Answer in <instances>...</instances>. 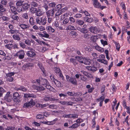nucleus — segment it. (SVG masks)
I'll return each mask as SVG.
<instances>
[{"label": "nucleus", "instance_id": "f257e3e1", "mask_svg": "<svg viewBox=\"0 0 130 130\" xmlns=\"http://www.w3.org/2000/svg\"><path fill=\"white\" fill-rule=\"evenodd\" d=\"M36 82L39 85L41 86V85H43L46 87L47 89H50L51 88V86H48V82L45 79L40 77L39 79H36Z\"/></svg>", "mask_w": 130, "mask_h": 130}, {"label": "nucleus", "instance_id": "f03ea898", "mask_svg": "<svg viewBox=\"0 0 130 130\" xmlns=\"http://www.w3.org/2000/svg\"><path fill=\"white\" fill-rule=\"evenodd\" d=\"M35 104V102L34 100L31 99L30 101L27 102L25 103L23 106L24 108H31Z\"/></svg>", "mask_w": 130, "mask_h": 130}, {"label": "nucleus", "instance_id": "7ed1b4c3", "mask_svg": "<svg viewBox=\"0 0 130 130\" xmlns=\"http://www.w3.org/2000/svg\"><path fill=\"white\" fill-rule=\"evenodd\" d=\"M31 89L37 91H40L45 90V88L42 86H38L35 85H33L31 86Z\"/></svg>", "mask_w": 130, "mask_h": 130}, {"label": "nucleus", "instance_id": "20e7f679", "mask_svg": "<svg viewBox=\"0 0 130 130\" xmlns=\"http://www.w3.org/2000/svg\"><path fill=\"white\" fill-rule=\"evenodd\" d=\"M67 81L74 85H76L77 82L75 77H70L68 75L66 76Z\"/></svg>", "mask_w": 130, "mask_h": 130}, {"label": "nucleus", "instance_id": "39448f33", "mask_svg": "<svg viewBox=\"0 0 130 130\" xmlns=\"http://www.w3.org/2000/svg\"><path fill=\"white\" fill-rule=\"evenodd\" d=\"M25 53L23 50H21L17 52L14 55L15 56L18 57L20 59H23L24 57Z\"/></svg>", "mask_w": 130, "mask_h": 130}, {"label": "nucleus", "instance_id": "423d86ee", "mask_svg": "<svg viewBox=\"0 0 130 130\" xmlns=\"http://www.w3.org/2000/svg\"><path fill=\"white\" fill-rule=\"evenodd\" d=\"M54 69L55 73L56 74L59 75L62 78V79L63 80L64 77L59 68L57 67H55Z\"/></svg>", "mask_w": 130, "mask_h": 130}, {"label": "nucleus", "instance_id": "0eeeda50", "mask_svg": "<svg viewBox=\"0 0 130 130\" xmlns=\"http://www.w3.org/2000/svg\"><path fill=\"white\" fill-rule=\"evenodd\" d=\"M99 58L97 59L98 61L105 64L107 63V61L106 60L104 59L105 58V55L101 54L99 56Z\"/></svg>", "mask_w": 130, "mask_h": 130}, {"label": "nucleus", "instance_id": "6e6552de", "mask_svg": "<svg viewBox=\"0 0 130 130\" xmlns=\"http://www.w3.org/2000/svg\"><path fill=\"white\" fill-rule=\"evenodd\" d=\"M12 96L10 94V92H7L4 97L5 100L8 102H10L12 101Z\"/></svg>", "mask_w": 130, "mask_h": 130}, {"label": "nucleus", "instance_id": "1a4fd4ad", "mask_svg": "<svg viewBox=\"0 0 130 130\" xmlns=\"http://www.w3.org/2000/svg\"><path fill=\"white\" fill-rule=\"evenodd\" d=\"M35 52L34 50V51H28L26 54L29 57L32 58L34 57L36 55Z\"/></svg>", "mask_w": 130, "mask_h": 130}, {"label": "nucleus", "instance_id": "9d476101", "mask_svg": "<svg viewBox=\"0 0 130 130\" xmlns=\"http://www.w3.org/2000/svg\"><path fill=\"white\" fill-rule=\"evenodd\" d=\"M33 66V64L32 63H28L23 65L22 67V69L24 70H27L30 67H32Z\"/></svg>", "mask_w": 130, "mask_h": 130}, {"label": "nucleus", "instance_id": "9b49d317", "mask_svg": "<svg viewBox=\"0 0 130 130\" xmlns=\"http://www.w3.org/2000/svg\"><path fill=\"white\" fill-rule=\"evenodd\" d=\"M54 9H52L46 12V14L47 17H52L54 14Z\"/></svg>", "mask_w": 130, "mask_h": 130}, {"label": "nucleus", "instance_id": "f8f14e48", "mask_svg": "<svg viewBox=\"0 0 130 130\" xmlns=\"http://www.w3.org/2000/svg\"><path fill=\"white\" fill-rule=\"evenodd\" d=\"M92 1L94 6L96 8H99L100 6V4L98 1V0H92Z\"/></svg>", "mask_w": 130, "mask_h": 130}, {"label": "nucleus", "instance_id": "ddd939ff", "mask_svg": "<svg viewBox=\"0 0 130 130\" xmlns=\"http://www.w3.org/2000/svg\"><path fill=\"white\" fill-rule=\"evenodd\" d=\"M90 31L91 32L95 34H97L99 32V31L96 27H91L90 28Z\"/></svg>", "mask_w": 130, "mask_h": 130}, {"label": "nucleus", "instance_id": "4468645a", "mask_svg": "<svg viewBox=\"0 0 130 130\" xmlns=\"http://www.w3.org/2000/svg\"><path fill=\"white\" fill-rule=\"evenodd\" d=\"M59 103L62 105H67L72 106L73 104V102H72L60 101Z\"/></svg>", "mask_w": 130, "mask_h": 130}, {"label": "nucleus", "instance_id": "2eb2a0df", "mask_svg": "<svg viewBox=\"0 0 130 130\" xmlns=\"http://www.w3.org/2000/svg\"><path fill=\"white\" fill-rule=\"evenodd\" d=\"M52 80L58 87H62L61 83L57 79H55L54 78H53V79Z\"/></svg>", "mask_w": 130, "mask_h": 130}, {"label": "nucleus", "instance_id": "dca6fc26", "mask_svg": "<svg viewBox=\"0 0 130 130\" xmlns=\"http://www.w3.org/2000/svg\"><path fill=\"white\" fill-rule=\"evenodd\" d=\"M75 58L76 59L80 62L81 63H83L84 62V59H85V58H83V57H75Z\"/></svg>", "mask_w": 130, "mask_h": 130}, {"label": "nucleus", "instance_id": "f3484780", "mask_svg": "<svg viewBox=\"0 0 130 130\" xmlns=\"http://www.w3.org/2000/svg\"><path fill=\"white\" fill-rule=\"evenodd\" d=\"M86 68L92 71H95L97 70V68L94 67L87 66Z\"/></svg>", "mask_w": 130, "mask_h": 130}, {"label": "nucleus", "instance_id": "a211bd4d", "mask_svg": "<svg viewBox=\"0 0 130 130\" xmlns=\"http://www.w3.org/2000/svg\"><path fill=\"white\" fill-rule=\"evenodd\" d=\"M46 29L48 32L51 33H53L55 31V29L53 28L51 26H48L46 27Z\"/></svg>", "mask_w": 130, "mask_h": 130}, {"label": "nucleus", "instance_id": "6ab92c4d", "mask_svg": "<svg viewBox=\"0 0 130 130\" xmlns=\"http://www.w3.org/2000/svg\"><path fill=\"white\" fill-rule=\"evenodd\" d=\"M10 6L11 12L14 14H17L18 13L16 12V9L15 7L13 6L10 5Z\"/></svg>", "mask_w": 130, "mask_h": 130}, {"label": "nucleus", "instance_id": "aec40b11", "mask_svg": "<svg viewBox=\"0 0 130 130\" xmlns=\"http://www.w3.org/2000/svg\"><path fill=\"white\" fill-rule=\"evenodd\" d=\"M66 29L67 30H76V29L74 26L71 25H69L67 26Z\"/></svg>", "mask_w": 130, "mask_h": 130}, {"label": "nucleus", "instance_id": "412c9836", "mask_svg": "<svg viewBox=\"0 0 130 130\" xmlns=\"http://www.w3.org/2000/svg\"><path fill=\"white\" fill-rule=\"evenodd\" d=\"M37 11L36 13V15L37 16H40L43 14L42 11H41L40 9H37Z\"/></svg>", "mask_w": 130, "mask_h": 130}, {"label": "nucleus", "instance_id": "4be33fe9", "mask_svg": "<svg viewBox=\"0 0 130 130\" xmlns=\"http://www.w3.org/2000/svg\"><path fill=\"white\" fill-rule=\"evenodd\" d=\"M80 125V124H79L77 123H75L73 124L72 126H69V128L74 129L77 127L79 126Z\"/></svg>", "mask_w": 130, "mask_h": 130}, {"label": "nucleus", "instance_id": "5701e85b", "mask_svg": "<svg viewBox=\"0 0 130 130\" xmlns=\"http://www.w3.org/2000/svg\"><path fill=\"white\" fill-rule=\"evenodd\" d=\"M12 38L14 40H17L18 41L21 40L20 38L19 35H14L12 36Z\"/></svg>", "mask_w": 130, "mask_h": 130}, {"label": "nucleus", "instance_id": "b1692460", "mask_svg": "<svg viewBox=\"0 0 130 130\" xmlns=\"http://www.w3.org/2000/svg\"><path fill=\"white\" fill-rule=\"evenodd\" d=\"M95 48L96 50L101 52H103L104 51V50L103 48L100 47L98 45L95 46Z\"/></svg>", "mask_w": 130, "mask_h": 130}, {"label": "nucleus", "instance_id": "393cba45", "mask_svg": "<svg viewBox=\"0 0 130 130\" xmlns=\"http://www.w3.org/2000/svg\"><path fill=\"white\" fill-rule=\"evenodd\" d=\"M15 89L17 90H21L23 91H25L27 90V89L23 86H21L19 88H16Z\"/></svg>", "mask_w": 130, "mask_h": 130}, {"label": "nucleus", "instance_id": "a878e982", "mask_svg": "<svg viewBox=\"0 0 130 130\" xmlns=\"http://www.w3.org/2000/svg\"><path fill=\"white\" fill-rule=\"evenodd\" d=\"M73 96L78 97L81 96L82 95V93L79 92H73Z\"/></svg>", "mask_w": 130, "mask_h": 130}, {"label": "nucleus", "instance_id": "bb28decb", "mask_svg": "<svg viewBox=\"0 0 130 130\" xmlns=\"http://www.w3.org/2000/svg\"><path fill=\"white\" fill-rule=\"evenodd\" d=\"M2 58L3 59V60H4V62H8L11 59V57L8 56H5L3 58Z\"/></svg>", "mask_w": 130, "mask_h": 130}, {"label": "nucleus", "instance_id": "cd10ccee", "mask_svg": "<svg viewBox=\"0 0 130 130\" xmlns=\"http://www.w3.org/2000/svg\"><path fill=\"white\" fill-rule=\"evenodd\" d=\"M38 65L39 68L42 71L44 74H45V70H44V68L42 66V65L41 63H39L38 64Z\"/></svg>", "mask_w": 130, "mask_h": 130}, {"label": "nucleus", "instance_id": "c85d7f7f", "mask_svg": "<svg viewBox=\"0 0 130 130\" xmlns=\"http://www.w3.org/2000/svg\"><path fill=\"white\" fill-rule=\"evenodd\" d=\"M16 14H14L12 15L11 16V18L13 20H16V21H18L19 20V18Z\"/></svg>", "mask_w": 130, "mask_h": 130}, {"label": "nucleus", "instance_id": "c756f323", "mask_svg": "<svg viewBox=\"0 0 130 130\" xmlns=\"http://www.w3.org/2000/svg\"><path fill=\"white\" fill-rule=\"evenodd\" d=\"M58 120L57 118H56L53 121H47V124L48 125H52L55 124L56 122V121Z\"/></svg>", "mask_w": 130, "mask_h": 130}, {"label": "nucleus", "instance_id": "7c9ffc66", "mask_svg": "<svg viewBox=\"0 0 130 130\" xmlns=\"http://www.w3.org/2000/svg\"><path fill=\"white\" fill-rule=\"evenodd\" d=\"M91 60L90 59H86L85 58L84 59V63L85 64L87 65H89L91 63Z\"/></svg>", "mask_w": 130, "mask_h": 130}, {"label": "nucleus", "instance_id": "2f4dec72", "mask_svg": "<svg viewBox=\"0 0 130 130\" xmlns=\"http://www.w3.org/2000/svg\"><path fill=\"white\" fill-rule=\"evenodd\" d=\"M37 9L36 8L31 7L30 8V11L31 13H36Z\"/></svg>", "mask_w": 130, "mask_h": 130}, {"label": "nucleus", "instance_id": "473e14b6", "mask_svg": "<svg viewBox=\"0 0 130 130\" xmlns=\"http://www.w3.org/2000/svg\"><path fill=\"white\" fill-rule=\"evenodd\" d=\"M20 26L23 29H25L29 27V25L25 24H22L20 25Z\"/></svg>", "mask_w": 130, "mask_h": 130}, {"label": "nucleus", "instance_id": "72a5a7b5", "mask_svg": "<svg viewBox=\"0 0 130 130\" xmlns=\"http://www.w3.org/2000/svg\"><path fill=\"white\" fill-rule=\"evenodd\" d=\"M5 47L9 50H11L13 47V45L12 44H7L5 45Z\"/></svg>", "mask_w": 130, "mask_h": 130}, {"label": "nucleus", "instance_id": "f704fd0d", "mask_svg": "<svg viewBox=\"0 0 130 130\" xmlns=\"http://www.w3.org/2000/svg\"><path fill=\"white\" fill-rule=\"evenodd\" d=\"M76 23L78 25H83L84 24L83 21L81 20H77L76 21Z\"/></svg>", "mask_w": 130, "mask_h": 130}, {"label": "nucleus", "instance_id": "c9c22d12", "mask_svg": "<svg viewBox=\"0 0 130 130\" xmlns=\"http://www.w3.org/2000/svg\"><path fill=\"white\" fill-rule=\"evenodd\" d=\"M42 17H38L36 18V22L38 24H40L41 23L42 20Z\"/></svg>", "mask_w": 130, "mask_h": 130}, {"label": "nucleus", "instance_id": "e433bc0d", "mask_svg": "<svg viewBox=\"0 0 130 130\" xmlns=\"http://www.w3.org/2000/svg\"><path fill=\"white\" fill-rule=\"evenodd\" d=\"M49 107L52 109H56L57 108L58 106L55 104H51L49 105Z\"/></svg>", "mask_w": 130, "mask_h": 130}, {"label": "nucleus", "instance_id": "4c0bfd02", "mask_svg": "<svg viewBox=\"0 0 130 130\" xmlns=\"http://www.w3.org/2000/svg\"><path fill=\"white\" fill-rule=\"evenodd\" d=\"M46 18L45 17H44L43 19H42V22L41 23L42 25H44L46 24Z\"/></svg>", "mask_w": 130, "mask_h": 130}, {"label": "nucleus", "instance_id": "58836bf2", "mask_svg": "<svg viewBox=\"0 0 130 130\" xmlns=\"http://www.w3.org/2000/svg\"><path fill=\"white\" fill-rule=\"evenodd\" d=\"M24 2L22 1H19L17 2L16 3V5L17 6H20L22 5L23 3Z\"/></svg>", "mask_w": 130, "mask_h": 130}, {"label": "nucleus", "instance_id": "ea45409f", "mask_svg": "<svg viewBox=\"0 0 130 130\" xmlns=\"http://www.w3.org/2000/svg\"><path fill=\"white\" fill-rule=\"evenodd\" d=\"M70 62H72L74 65H76L77 64L76 60L73 58H71L70 60Z\"/></svg>", "mask_w": 130, "mask_h": 130}, {"label": "nucleus", "instance_id": "a19ab883", "mask_svg": "<svg viewBox=\"0 0 130 130\" xmlns=\"http://www.w3.org/2000/svg\"><path fill=\"white\" fill-rule=\"evenodd\" d=\"M29 22L31 25H32L34 24V19L33 17L30 18L29 20Z\"/></svg>", "mask_w": 130, "mask_h": 130}, {"label": "nucleus", "instance_id": "79ce46f5", "mask_svg": "<svg viewBox=\"0 0 130 130\" xmlns=\"http://www.w3.org/2000/svg\"><path fill=\"white\" fill-rule=\"evenodd\" d=\"M42 33L44 34V37L46 38H49L50 35L45 31H44L42 32Z\"/></svg>", "mask_w": 130, "mask_h": 130}, {"label": "nucleus", "instance_id": "37998d69", "mask_svg": "<svg viewBox=\"0 0 130 130\" xmlns=\"http://www.w3.org/2000/svg\"><path fill=\"white\" fill-rule=\"evenodd\" d=\"M19 44L20 46L22 48H25L26 45L25 43L22 42L20 41L19 42Z\"/></svg>", "mask_w": 130, "mask_h": 130}, {"label": "nucleus", "instance_id": "c03bdc74", "mask_svg": "<svg viewBox=\"0 0 130 130\" xmlns=\"http://www.w3.org/2000/svg\"><path fill=\"white\" fill-rule=\"evenodd\" d=\"M6 11V9L3 7V5L0 4V11L1 12H4Z\"/></svg>", "mask_w": 130, "mask_h": 130}, {"label": "nucleus", "instance_id": "a18cd8bd", "mask_svg": "<svg viewBox=\"0 0 130 130\" xmlns=\"http://www.w3.org/2000/svg\"><path fill=\"white\" fill-rule=\"evenodd\" d=\"M91 40L94 42L96 41L97 40V37L96 36H92L91 37Z\"/></svg>", "mask_w": 130, "mask_h": 130}, {"label": "nucleus", "instance_id": "49530a36", "mask_svg": "<svg viewBox=\"0 0 130 130\" xmlns=\"http://www.w3.org/2000/svg\"><path fill=\"white\" fill-rule=\"evenodd\" d=\"M69 21L70 22V23L72 24L75 22V20L72 17H70L69 18Z\"/></svg>", "mask_w": 130, "mask_h": 130}, {"label": "nucleus", "instance_id": "de8ad7c7", "mask_svg": "<svg viewBox=\"0 0 130 130\" xmlns=\"http://www.w3.org/2000/svg\"><path fill=\"white\" fill-rule=\"evenodd\" d=\"M29 7V5L28 4H22V7L25 10H26L28 9Z\"/></svg>", "mask_w": 130, "mask_h": 130}, {"label": "nucleus", "instance_id": "09e8293b", "mask_svg": "<svg viewBox=\"0 0 130 130\" xmlns=\"http://www.w3.org/2000/svg\"><path fill=\"white\" fill-rule=\"evenodd\" d=\"M53 24L56 28H57V27H58L59 26V23L57 20H56L53 23Z\"/></svg>", "mask_w": 130, "mask_h": 130}, {"label": "nucleus", "instance_id": "8fccbe9b", "mask_svg": "<svg viewBox=\"0 0 130 130\" xmlns=\"http://www.w3.org/2000/svg\"><path fill=\"white\" fill-rule=\"evenodd\" d=\"M84 38L87 39H89L91 36L90 33H88V34H85L84 35Z\"/></svg>", "mask_w": 130, "mask_h": 130}, {"label": "nucleus", "instance_id": "3c124183", "mask_svg": "<svg viewBox=\"0 0 130 130\" xmlns=\"http://www.w3.org/2000/svg\"><path fill=\"white\" fill-rule=\"evenodd\" d=\"M6 80L9 82H11L13 81V78L12 77H6Z\"/></svg>", "mask_w": 130, "mask_h": 130}, {"label": "nucleus", "instance_id": "603ef678", "mask_svg": "<svg viewBox=\"0 0 130 130\" xmlns=\"http://www.w3.org/2000/svg\"><path fill=\"white\" fill-rule=\"evenodd\" d=\"M18 31L19 30H13L12 29L9 30V32L12 34H14L15 33H18Z\"/></svg>", "mask_w": 130, "mask_h": 130}, {"label": "nucleus", "instance_id": "864d4df0", "mask_svg": "<svg viewBox=\"0 0 130 130\" xmlns=\"http://www.w3.org/2000/svg\"><path fill=\"white\" fill-rule=\"evenodd\" d=\"M25 43L27 45H31V42L30 40L28 39H27L25 40Z\"/></svg>", "mask_w": 130, "mask_h": 130}, {"label": "nucleus", "instance_id": "5fc2aeb1", "mask_svg": "<svg viewBox=\"0 0 130 130\" xmlns=\"http://www.w3.org/2000/svg\"><path fill=\"white\" fill-rule=\"evenodd\" d=\"M105 98L104 96H102L100 98L97 99L96 100L97 101L99 102V101H103L105 99Z\"/></svg>", "mask_w": 130, "mask_h": 130}, {"label": "nucleus", "instance_id": "6e6d98bb", "mask_svg": "<svg viewBox=\"0 0 130 130\" xmlns=\"http://www.w3.org/2000/svg\"><path fill=\"white\" fill-rule=\"evenodd\" d=\"M101 42L102 44H103L104 46L107 45V41H104L103 39L101 40Z\"/></svg>", "mask_w": 130, "mask_h": 130}, {"label": "nucleus", "instance_id": "4d7b16f0", "mask_svg": "<svg viewBox=\"0 0 130 130\" xmlns=\"http://www.w3.org/2000/svg\"><path fill=\"white\" fill-rule=\"evenodd\" d=\"M31 5L32 6L37 7L38 5L37 3L34 2H32L31 3Z\"/></svg>", "mask_w": 130, "mask_h": 130}, {"label": "nucleus", "instance_id": "13d9d810", "mask_svg": "<svg viewBox=\"0 0 130 130\" xmlns=\"http://www.w3.org/2000/svg\"><path fill=\"white\" fill-rule=\"evenodd\" d=\"M14 72H10L6 74V77H11V76L13 75L14 74Z\"/></svg>", "mask_w": 130, "mask_h": 130}, {"label": "nucleus", "instance_id": "bf43d9fd", "mask_svg": "<svg viewBox=\"0 0 130 130\" xmlns=\"http://www.w3.org/2000/svg\"><path fill=\"white\" fill-rule=\"evenodd\" d=\"M59 100L58 99H56L54 98H52V97H50L49 100L50 101H51L52 102L54 101H58Z\"/></svg>", "mask_w": 130, "mask_h": 130}, {"label": "nucleus", "instance_id": "052dcab7", "mask_svg": "<svg viewBox=\"0 0 130 130\" xmlns=\"http://www.w3.org/2000/svg\"><path fill=\"white\" fill-rule=\"evenodd\" d=\"M115 43L116 44V46L117 50L119 51L120 48V46L119 43H117V42H115Z\"/></svg>", "mask_w": 130, "mask_h": 130}, {"label": "nucleus", "instance_id": "680f3d73", "mask_svg": "<svg viewBox=\"0 0 130 130\" xmlns=\"http://www.w3.org/2000/svg\"><path fill=\"white\" fill-rule=\"evenodd\" d=\"M84 120L81 118H79L76 120L75 122L78 123L79 124L80 123L82 122Z\"/></svg>", "mask_w": 130, "mask_h": 130}, {"label": "nucleus", "instance_id": "e2e57ef3", "mask_svg": "<svg viewBox=\"0 0 130 130\" xmlns=\"http://www.w3.org/2000/svg\"><path fill=\"white\" fill-rule=\"evenodd\" d=\"M71 118H77L78 117V115L77 114H71Z\"/></svg>", "mask_w": 130, "mask_h": 130}, {"label": "nucleus", "instance_id": "0e129e2a", "mask_svg": "<svg viewBox=\"0 0 130 130\" xmlns=\"http://www.w3.org/2000/svg\"><path fill=\"white\" fill-rule=\"evenodd\" d=\"M13 96L14 97H15V98H17V97H19V95L18 93L16 92L14 93H13Z\"/></svg>", "mask_w": 130, "mask_h": 130}, {"label": "nucleus", "instance_id": "69168bd1", "mask_svg": "<svg viewBox=\"0 0 130 130\" xmlns=\"http://www.w3.org/2000/svg\"><path fill=\"white\" fill-rule=\"evenodd\" d=\"M48 4L50 7H55L56 5V3L54 2L50 3Z\"/></svg>", "mask_w": 130, "mask_h": 130}, {"label": "nucleus", "instance_id": "338daca9", "mask_svg": "<svg viewBox=\"0 0 130 130\" xmlns=\"http://www.w3.org/2000/svg\"><path fill=\"white\" fill-rule=\"evenodd\" d=\"M88 30L87 29L84 28H82L80 32L83 33H86L87 32Z\"/></svg>", "mask_w": 130, "mask_h": 130}, {"label": "nucleus", "instance_id": "774afa93", "mask_svg": "<svg viewBox=\"0 0 130 130\" xmlns=\"http://www.w3.org/2000/svg\"><path fill=\"white\" fill-rule=\"evenodd\" d=\"M105 86L104 85H103L101 87V93H102L104 92L105 90Z\"/></svg>", "mask_w": 130, "mask_h": 130}]
</instances>
